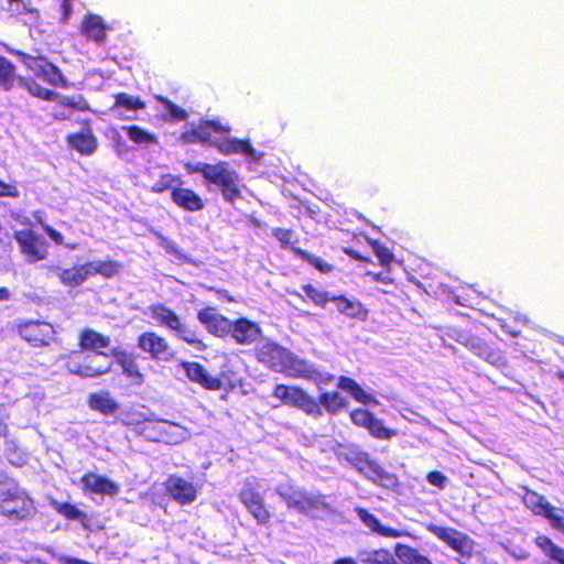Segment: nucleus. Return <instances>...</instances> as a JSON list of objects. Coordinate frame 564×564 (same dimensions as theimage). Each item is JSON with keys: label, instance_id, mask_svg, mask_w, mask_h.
Returning a JSON list of instances; mask_svg holds the SVG:
<instances>
[{"label": "nucleus", "instance_id": "obj_1", "mask_svg": "<svg viewBox=\"0 0 564 564\" xmlns=\"http://www.w3.org/2000/svg\"><path fill=\"white\" fill-rule=\"evenodd\" d=\"M447 337L488 364L502 369L510 378H516V371L508 366L503 352L491 340L490 332L482 324L468 322L452 326L448 328Z\"/></svg>", "mask_w": 564, "mask_h": 564}, {"label": "nucleus", "instance_id": "obj_2", "mask_svg": "<svg viewBox=\"0 0 564 564\" xmlns=\"http://www.w3.org/2000/svg\"><path fill=\"white\" fill-rule=\"evenodd\" d=\"M184 167L188 174H200L205 183L216 188L226 203L235 204L242 197L241 178L228 162L218 161L214 164L187 162Z\"/></svg>", "mask_w": 564, "mask_h": 564}, {"label": "nucleus", "instance_id": "obj_3", "mask_svg": "<svg viewBox=\"0 0 564 564\" xmlns=\"http://www.w3.org/2000/svg\"><path fill=\"white\" fill-rule=\"evenodd\" d=\"M36 513L34 500L18 485L0 490V516L14 524L31 520Z\"/></svg>", "mask_w": 564, "mask_h": 564}, {"label": "nucleus", "instance_id": "obj_4", "mask_svg": "<svg viewBox=\"0 0 564 564\" xmlns=\"http://www.w3.org/2000/svg\"><path fill=\"white\" fill-rule=\"evenodd\" d=\"M151 317L161 326H165L177 333L180 338L193 346L196 350L205 351L206 343L198 338L195 332L187 329L181 321V317L170 307L162 303H154L149 306Z\"/></svg>", "mask_w": 564, "mask_h": 564}, {"label": "nucleus", "instance_id": "obj_5", "mask_svg": "<svg viewBox=\"0 0 564 564\" xmlns=\"http://www.w3.org/2000/svg\"><path fill=\"white\" fill-rule=\"evenodd\" d=\"M189 141L212 145L224 155L242 153L247 156H251L254 153V150L248 140H240L235 138L212 140L210 130L205 122H202L198 127L191 131Z\"/></svg>", "mask_w": 564, "mask_h": 564}, {"label": "nucleus", "instance_id": "obj_6", "mask_svg": "<svg viewBox=\"0 0 564 564\" xmlns=\"http://www.w3.org/2000/svg\"><path fill=\"white\" fill-rule=\"evenodd\" d=\"M272 395L282 404L302 410L307 415L322 416V409L316 403V399L299 386L278 383L273 387Z\"/></svg>", "mask_w": 564, "mask_h": 564}, {"label": "nucleus", "instance_id": "obj_7", "mask_svg": "<svg viewBox=\"0 0 564 564\" xmlns=\"http://www.w3.org/2000/svg\"><path fill=\"white\" fill-rule=\"evenodd\" d=\"M33 74L54 87L65 86V77L61 69L44 56H33L20 50L10 52Z\"/></svg>", "mask_w": 564, "mask_h": 564}, {"label": "nucleus", "instance_id": "obj_8", "mask_svg": "<svg viewBox=\"0 0 564 564\" xmlns=\"http://www.w3.org/2000/svg\"><path fill=\"white\" fill-rule=\"evenodd\" d=\"M271 235L280 242L282 248H289L294 256L311 264L318 272L327 274L334 270L333 264L300 247H296L295 243L299 241V237L294 230L289 228L274 227L271 229Z\"/></svg>", "mask_w": 564, "mask_h": 564}, {"label": "nucleus", "instance_id": "obj_9", "mask_svg": "<svg viewBox=\"0 0 564 564\" xmlns=\"http://www.w3.org/2000/svg\"><path fill=\"white\" fill-rule=\"evenodd\" d=\"M522 501L535 516H542L549 520L550 525L564 534V510L552 506L543 495L527 489Z\"/></svg>", "mask_w": 564, "mask_h": 564}, {"label": "nucleus", "instance_id": "obj_10", "mask_svg": "<svg viewBox=\"0 0 564 564\" xmlns=\"http://www.w3.org/2000/svg\"><path fill=\"white\" fill-rule=\"evenodd\" d=\"M279 496L289 509H295L304 514L328 507L324 495H313L293 486L280 490Z\"/></svg>", "mask_w": 564, "mask_h": 564}, {"label": "nucleus", "instance_id": "obj_11", "mask_svg": "<svg viewBox=\"0 0 564 564\" xmlns=\"http://www.w3.org/2000/svg\"><path fill=\"white\" fill-rule=\"evenodd\" d=\"M13 237L19 246V251L26 262L36 263L47 258L48 243L32 229L17 230Z\"/></svg>", "mask_w": 564, "mask_h": 564}, {"label": "nucleus", "instance_id": "obj_12", "mask_svg": "<svg viewBox=\"0 0 564 564\" xmlns=\"http://www.w3.org/2000/svg\"><path fill=\"white\" fill-rule=\"evenodd\" d=\"M79 357L80 354L78 351H70L65 364L68 372L79 378H97L108 375L112 370V362H98L96 354L94 356L86 355L83 361L79 360Z\"/></svg>", "mask_w": 564, "mask_h": 564}, {"label": "nucleus", "instance_id": "obj_13", "mask_svg": "<svg viewBox=\"0 0 564 564\" xmlns=\"http://www.w3.org/2000/svg\"><path fill=\"white\" fill-rule=\"evenodd\" d=\"M19 336L33 348L48 347L55 340L52 324L43 321H24L17 325Z\"/></svg>", "mask_w": 564, "mask_h": 564}, {"label": "nucleus", "instance_id": "obj_14", "mask_svg": "<svg viewBox=\"0 0 564 564\" xmlns=\"http://www.w3.org/2000/svg\"><path fill=\"white\" fill-rule=\"evenodd\" d=\"M426 530L446 543L457 554L467 558L471 557L474 541L467 534L454 528L441 527L433 523L427 524Z\"/></svg>", "mask_w": 564, "mask_h": 564}, {"label": "nucleus", "instance_id": "obj_15", "mask_svg": "<svg viewBox=\"0 0 564 564\" xmlns=\"http://www.w3.org/2000/svg\"><path fill=\"white\" fill-rule=\"evenodd\" d=\"M138 348L148 354L156 361H171L175 357V351L164 336L153 330H147L139 335L137 340Z\"/></svg>", "mask_w": 564, "mask_h": 564}, {"label": "nucleus", "instance_id": "obj_16", "mask_svg": "<svg viewBox=\"0 0 564 564\" xmlns=\"http://www.w3.org/2000/svg\"><path fill=\"white\" fill-rule=\"evenodd\" d=\"M238 498L258 524L267 525L270 523L271 513L256 485L247 482L239 491Z\"/></svg>", "mask_w": 564, "mask_h": 564}, {"label": "nucleus", "instance_id": "obj_17", "mask_svg": "<svg viewBox=\"0 0 564 564\" xmlns=\"http://www.w3.org/2000/svg\"><path fill=\"white\" fill-rule=\"evenodd\" d=\"M254 355L259 362L279 372L289 369L292 361L291 352L275 343H263L257 346Z\"/></svg>", "mask_w": 564, "mask_h": 564}, {"label": "nucleus", "instance_id": "obj_18", "mask_svg": "<svg viewBox=\"0 0 564 564\" xmlns=\"http://www.w3.org/2000/svg\"><path fill=\"white\" fill-rule=\"evenodd\" d=\"M349 416L356 426L367 430L368 433L377 440L388 441L397 435L393 429L384 426L383 421L376 417L375 414L367 409H355L349 413Z\"/></svg>", "mask_w": 564, "mask_h": 564}, {"label": "nucleus", "instance_id": "obj_19", "mask_svg": "<svg viewBox=\"0 0 564 564\" xmlns=\"http://www.w3.org/2000/svg\"><path fill=\"white\" fill-rule=\"evenodd\" d=\"M354 466L359 474L378 486L390 488L397 482L395 476L386 471L377 462L372 460L368 454H361L356 457Z\"/></svg>", "mask_w": 564, "mask_h": 564}, {"label": "nucleus", "instance_id": "obj_20", "mask_svg": "<svg viewBox=\"0 0 564 564\" xmlns=\"http://www.w3.org/2000/svg\"><path fill=\"white\" fill-rule=\"evenodd\" d=\"M229 335L237 345L249 346L260 339L262 328L254 321L247 317H238L231 321Z\"/></svg>", "mask_w": 564, "mask_h": 564}, {"label": "nucleus", "instance_id": "obj_21", "mask_svg": "<svg viewBox=\"0 0 564 564\" xmlns=\"http://www.w3.org/2000/svg\"><path fill=\"white\" fill-rule=\"evenodd\" d=\"M197 319L213 336L219 338L229 336L231 321L218 313L215 307L206 306L200 308L197 312Z\"/></svg>", "mask_w": 564, "mask_h": 564}, {"label": "nucleus", "instance_id": "obj_22", "mask_svg": "<svg viewBox=\"0 0 564 564\" xmlns=\"http://www.w3.org/2000/svg\"><path fill=\"white\" fill-rule=\"evenodd\" d=\"M189 381L200 386L205 390L218 391L224 388L219 377L212 376L207 369L197 361H183L181 364Z\"/></svg>", "mask_w": 564, "mask_h": 564}, {"label": "nucleus", "instance_id": "obj_23", "mask_svg": "<svg viewBox=\"0 0 564 564\" xmlns=\"http://www.w3.org/2000/svg\"><path fill=\"white\" fill-rule=\"evenodd\" d=\"M164 488L170 497L182 506L194 502L197 497L196 487L191 481L176 475L167 477L164 481Z\"/></svg>", "mask_w": 564, "mask_h": 564}, {"label": "nucleus", "instance_id": "obj_24", "mask_svg": "<svg viewBox=\"0 0 564 564\" xmlns=\"http://www.w3.org/2000/svg\"><path fill=\"white\" fill-rule=\"evenodd\" d=\"M116 362L120 366L122 373L130 379L133 386H142L145 380L144 373L140 370L137 359L132 352L113 348L110 352Z\"/></svg>", "mask_w": 564, "mask_h": 564}, {"label": "nucleus", "instance_id": "obj_25", "mask_svg": "<svg viewBox=\"0 0 564 564\" xmlns=\"http://www.w3.org/2000/svg\"><path fill=\"white\" fill-rule=\"evenodd\" d=\"M111 339L95 329L85 327L78 334V347L82 351H93L96 356L108 357L109 354L101 349L109 348Z\"/></svg>", "mask_w": 564, "mask_h": 564}, {"label": "nucleus", "instance_id": "obj_26", "mask_svg": "<svg viewBox=\"0 0 564 564\" xmlns=\"http://www.w3.org/2000/svg\"><path fill=\"white\" fill-rule=\"evenodd\" d=\"M111 28L104 22V19L95 13L84 15L80 21V34L87 40L102 44L107 39V32Z\"/></svg>", "mask_w": 564, "mask_h": 564}, {"label": "nucleus", "instance_id": "obj_27", "mask_svg": "<svg viewBox=\"0 0 564 564\" xmlns=\"http://www.w3.org/2000/svg\"><path fill=\"white\" fill-rule=\"evenodd\" d=\"M82 488L85 492L116 496L119 492V485L104 475L86 473L80 478Z\"/></svg>", "mask_w": 564, "mask_h": 564}, {"label": "nucleus", "instance_id": "obj_28", "mask_svg": "<svg viewBox=\"0 0 564 564\" xmlns=\"http://www.w3.org/2000/svg\"><path fill=\"white\" fill-rule=\"evenodd\" d=\"M171 200L178 208L189 213L200 212L205 208L204 198L194 189L183 185H177V187L173 188Z\"/></svg>", "mask_w": 564, "mask_h": 564}, {"label": "nucleus", "instance_id": "obj_29", "mask_svg": "<svg viewBox=\"0 0 564 564\" xmlns=\"http://www.w3.org/2000/svg\"><path fill=\"white\" fill-rule=\"evenodd\" d=\"M357 517L360 521L372 532L383 538H401L409 535L408 532L401 531L391 527L383 525L380 520L370 511L365 508L357 507L355 509Z\"/></svg>", "mask_w": 564, "mask_h": 564}, {"label": "nucleus", "instance_id": "obj_30", "mask_svg": "<svg viewBox=\"0 0 564 564\" xmlns=\"http://www.w3.org/2000/svg\"><path fill=\"white\" fill-rule=\"evenodd\" d=\"M332 302L337 311L352 319L366 322L369 316V310L360 301L349 300L345 295H333Z\"/></svg>", "mask_w": 564, "mask_h": 564}, {"label": "nucleus", "instance_id": "obj_31", "mask_svg": "<svg viewBox=\"0 0 564 564\" xmlns=\"http://www.w3.org/2000/svg\"><path fill=\"white\" fill-rule=\"evenodd\" d=\"M66 141L72 149L82 155H91L97 149V138L90 128L85 131L69 133Z\"/></svg>", "mask_w": 564, "mask_h": 564}, {"label": "nucleus", "instance_id": "obj_32", "mask_svg": "<svg viewBox=\"0 0 564 564\" xmlns=\"http://www.w3.org/2000/svg\"><path fill=\"white\" fill-rule=\"evenodd\" d=\"M145 108V102L139 96L121 91L113 95L110 111L118 118H123V111H139Z\"/></svg>", "mask_w": 564, "mask_h": 564}, {"label": "nucleus", "instance_id": "obj_33", "mask_svg": "<svg viewBox=\"0 0 564 564\" xmlns=\"http://www.w3.org/2000/svg\"><path fill=\"white\" fill-rule=\"evenodd\" d=\"M87 404L90 410L97 411L104 415L113 414L118 409V403L107 392H93L88 395Z\"/></svg>", "mask_w": 564, "mask_h": 564}, {"label": "nucleus", "instance_id": "obj_34", "mask_svg": "<svg viewBox=\"0 0 564 564\" xmlns=\"http://www.w3.org/2000/svg\"><path fill=\"white\" fill-rule=\"evenodd\" d=\"M20 77L17 66L9 58L0 55V89L12 90L18 85Z\"/></svg>", "mask_w": 564, "mask_h": 564}, {"label": "nucleus", "instance_id": "obj_35", "mask_svg": "<svg viewBox=\"0 0 564 564\" xmlns=\"http://www.w3.org/2000/svg\"><path fill=\"white\" fill-rule=\"evenodd\" d=\"M318 406L330 414H336L348 406V402L338 391H324L316 400Z\"/></svg>", "mask_w": 564, "mask_h": 564}, {"label": "nucleus", "instance_id": "obj_36", "mask_svg": "<svg viewBox=\"0 0 564 564\" xmlns=\"http://www.w3.org/2000/svg\"><path fill=\"white\" fill-rule=\"evenodd\" d=\"M51 268L55 272L59 282L65 286L76 288L85 282L82 264H76L67 269H62L56 265H52Z\"/></svg>", "mask_w": 564, "mask_h": 564}, {"label": "nucleus", "instance_id": "obj_37", "mask_svg": "<svg viewBox=\"0 0 564 564\" xmlns=\"http://www.w3.org/2000/svg\"><path fill=\"white\" fill-rule=\"evenodd\" d=\"M337 387L347 391L359 403L369 404L373 401V397L368 394L361 386L350 377L340 376Z\"/></svg>", "mask_w": 564, "mask_h": 564}, {"label": "nucleus", "instance_id": "obj_38", "mask_svg": "<svg viewBox=\"0 0 564 564\" xmlns=\"http://www.w3.org/2000/svg\"><path fill=\"white\" fill-rule=\"evenodd\" d=\"M337 387L347 391L359 403L369 404L373 401V397L368 394L361 386L350 377L340 376Z\"/></svg>", "mask_w": 564, "mask_h": 564}, {"label": "nucleus", "instance_id": "obj_39", "mask_svg": "<svg viewBox=\"0 0 564 564\" xmlns=\"http://www.w3.org/2000/svg\"><path fill=\"white\" fill-rule=\"evenodd\" d=\"M19 86L25 88L28 93L36 98H40L42 100L46 101H53L57 100L59 98V94L44 88L39 83H36L33 78H26L24 76H21L18 83Z\"/></svg>", "mask_w": 564, "mask_h": 564}, {"label": "nucleus", "instance_id": "obj_40", "mask_svg": "<svg viewBox=\"0 0 564 564\" xmlns=\"http://www.w3.org/2000/svg\"><path fill=\"white\" fill-rule=\"evenodd\" d=\"M394 552L404 564H433L427 556L421 554L415 547L406 544L397 543Z\"/></svg>", "mask_w": 564, "mask_h": 564}, {"label": "nucleus", "instance_id": "obj_41", "mask_svg": "<svg viewBox=\"0 0 564 564\" xmlns=\"http://www.w3.org/2000/svg\"><path fill=\"white\" fill-rule=\"evenodd\" d=\"M361 564H398L394 556L387 549L361 551L358 553Z\"/></svg>", "mask_w": 564, "mask_h": 564}, {"label": "nucleus", "instance_id": "obj_42", "mask_svg": "<svg viewBox=\"0 0 564 564\" xmlns=\"http://www.w3.org/2000/svg\"><path fill=\"white\" fill-rule=\"evenodd\" d=\"M535 545L552 561L564 564V549L555 544L547 535H539Z\"/></svg>", "mask_w": 564, "mask_h": 564}, {"label": "nucleus", "instance_id": "obj_43", "mask_svg": "<svg viewBox=\"0 0 564 564\" xmlns=\"http://www.w3.org/2000/svg\"><path fill=\"white\" fill-rule=\"evenodd\" d=\"M122 129L126 131L129 140L137 145L150 147L158 143V138L155 134L147 131L145 129L139 126H126Z\"/></svg>", "mask_w": 564, "mask_h": 564}, {"label": "nucleus", "instance_id": "obj_44", "mask_svg": "<svg viewBox=\"0 0 564 564\" xmlns=\"http://www.w3.org/2000/svg\"><path fill=\"white\" fill-rule=\"evenodd\" d=\"M50 506L67 520H79L83 522L87 519V514L70 502H61L53 499Z\"/></svg>", "mask_w": 564, "mask_h": 564}, {"label": "nucleus", "instance_id": "obj_45", "mask_svg": "<svg viewBox=\"0 0 564 564\" xmlns=\"http://www.w3.org/2000/svg\"><path fill=\"white\" fill-rule=\"evenodd\" d=\"M177 185H184V181L174 174L165 173L161 174L159 180L152 185L151 192L155 194H162L165 191L173 192V188Z\"/></svg>", "mask_w": 564, "mask_h": 564}, {"label": "nucleus", "instance_id": "obj_46", "mask_svg": "<svg viewBox=\"0 0 564 564\" xmlns=\"http://www.w3.org/2000/svg\"><path fill=\"white\" fill-rule=\"evenodd\" d=\"M302 290L305 296L316 306L325 307L328 302H332L333 295L327 291L318 290L312 284H304Z\"/></svg>", "mask_w": 564, "mask_h": 564}, {"label": "nucleus", "instance_id": "obj_47", "mask_svg": "<svg viewBox=\"0 0 564 564\" xmlns=\"http://www.w3.org/2000/svg\"><path fill=\"white\" fill-rule=\"evenodd\" d=\"M6 458L11 465L15 467H22L28 462L26 453L23 452L14 441L7 442Z\"/></svg>", "mask_w": 564, "mask_h": 564}, {"label": "nucleus", "instance_id": "obj_48", "mask_svg": "<svg viewBox=\"0 0 564 564\" xmlns=\"http://www.w3.org/2000/svg\"><path fill=\"white\" fill-rule=\"evenodd\" d=\"M156 100L164 106L172 120L182 121L187 118V112L166 97L156 96Z\"/></svg>", "mask_w": 564, "mask_h": 564}, {"label": "nucleus", "instance_id": "obj_49", "mask_svg": "<svg viewBox=\"0 0 564 564\" xmlns=\"http://www.w3.org/2000/svg\"><path fill=\"white\" fill-rule=\"evenodd\" d=\"M98 267L99 275L105 279L113 278L121 270V264L113 259L98 260Z\"/></svg>", "mask_w": 564, "mask_h": 564}, {"label": "nucleus", "instance_id": "obj_50", "mask_svg": "<svg viewBox=\"0 0 564 564\" xmlns=\"http://www.w3.org/2000/svg\"><path fill=\"white\" fill-rule=\"evenodd\" d=\"M375 254L379 259L381 265L389 267L393 260L394 256L392 251L384 245L380 243L379 241L375 240L371 242Z\"/></svg>", "mask_w": 564, "mask_h": 564}, {"label": "nucleus", "instance_id": "obj_51", "mask_svg": "<svg viewBox=\"0 0 564 564\" xmlns=\"http://www.w3.org/2000/svg\"><path fill=\"white\" fill-rule=\"evenodd\" d=\"M57 101L61 107H67V108H70V109L77 110V111L89 110L88 102L86 101V99L83 96H78V98L75 99L73 97H66V96L62 97L59 95V98L57 99Z\"/></svg>", "mask_w": 564, "mask_h": 564}, {"label": "nucleus", "instance_id": "obj_52", "mask_svg": "<svg viewBox=\"0 0 564 564\" xmlns=\"http://www.w3.org/2000/svg\"><path fill=\"white\" fill-rule=\"evenodd\" d=\"M426 480L429 484L440 488L444 489L446 486V477L438 470H432L427 474Z\"/></svg>", "mask_w": 564, "mask_h": 564}, {"label": "nucleus", "instance_id": "obj_53", "mask_svg": "<svg viewBox=\"0 0 564 564\" xmlns=\"http://www.w3.org/2000/svg\"><path fill=\"white\" fill-rule=\"evenodd\" d=\"M20 192L14 184L6 183L0 180V197H19Z\"/></svg>", "mask_w": 564, "mask_h": 564}, {"label": "nucleus", "instance_id": "obj_54", "mask_svg": "<svg viewBox=\"0 0 564 564\" xmlns=\"http://www.w3.org/2000/svg\"><path fill=\"white\" fill-rule=\"evenodd\" d=\"M204 122L206 123V126L210 130V133L215 132V133H219V134H228L231 131L230 126L223 124L218 120H206Z\"/></svg>", "mask_w": 564, "mask_h": 564}, {"label": "nucleus", "instance_id": "obj_55", "mask_svg": "<svg viewBox=\"0 0 564 564\" xmlns=\"http://www.w3.org/2000/svg\"><path fill=\"white\" fill-rule=\"evenodd\" d=\"M82 269L84 272L85 281L90 276L99 275V267L97 261H87L82 264Z\"/></svg>", "mask_w": 564, "mask_h": 564}, {"label": "nucleus", "instance_id": "obj_56", "mask_svg": "<svg viewBox=\"0 0 564 564\" xmlns=\"http://www.w3.org/2000/svg\"><path fill=\"white\" fill-rule=\"evenodd\" d=\"M45 234L52 239V241L58 246L64 243L63 235L48 225H42Z\"/></svg>", "mask_w": 564, "mask_h": 564}, {"label": "nucleus", "instance_id": "obj_57", "mask_svg": "<svg viewBox=\"0 0 564 564\" xmlns=\"http://www.w3.org/2000/svg\"><path fill=\"white\" fill-rule=\"evenodd\" d=\"M61 21L66 22L73 13V0L61 1Z\"/></svg>", "mask_w": 564, "mask_h": 564}, {"label": "nucleus", "instance_id": "obj_58", "mask_svg": "<svg viewBox=\"0 0 564 564\" xmlns=\"http://www.w3.org/2000/svg\"><path fill=\"white\" fill-rule=\"evenodd\" d=\"M343 251L345 252V254H347L349 258H351L354 260H357V261H360V262H368L369 261L368 258L364 257L357 250H355V249H352L350 247L343 248Z\"/></svg>", "mask_w": 564, "mask_h": 564}, {"label": "nucleus", "instance_id": "obj_59", "mask_svg": "<svg viewBox=\"0 0 564 564\" xmlns=\"http://www.w3.org/2000/svg\"><path fill=\"white\" fill-rule=\"evenodd\" d=\"M372 279L376 282H380V283H383V284H391L393 282L392 278H390L388 275H383L382 273H375V274H372Z\"/></svg>", "mask_w": 564, "mask_h": 564}, {"label": "nucleus", "instance_id": "obj_60", "mask_svg": "<svg viewBox=\"0 0 564 564\" xmlns=\"http://www.w3.org/2000/svg\"><path fill=\"white\" fill-rule=\"evenodd\" d=\"M11 299V292L6 286H0V302L9 301Z\"/></svg>", "mask_w": 564, "mask_h": 564}, {"label": "nucleus", "instance_id": "obj_61", "mask_svg": "<svg viewBox=\"0 0 564 564\" xmlns=\"http://www.w3.org/2000/svg\"><path fill=\"white\" fill-rule=\"evenodd\" d=\"M9 433V426L8 424L0 420V438L6 437Z\"/></svg>", "mask_w": 564, "mask_h": 564}, {"label": "nucleus", "instance_id": "obj_62", "mask_svg": "<svg viewBox=\"0 0 564 564\" xmlns=\"http://www.w3.org/2000/svg\"><path fill=\"white\" fill-rule=\"evenodd\" d=\"M334 564H357L351 557H341L334 562Z\"/></svg>", "mask_w": 564, "mask_h": 564}, {"label": "nucleus", "instance_id": "obj_63", "mask_svg": "<svg viewBox=\"0 0 564 564\" xmlns=\"http://www.w3.org/2000/svg\"><path fill=\"white\" fill-rule=\"evenodd\" d=\"M54 118L57 119V120H65L66 119V117L63 113H56V115H54Z\"/></svg>", "mask_w": 564, "mask_h": 564}, {"label": "nucleus", "instance_id": "obj_64", "mask_svg": "<svg viewBox=\"0 0 564 564\" xmlns=\"http://www.w3.org/2000/svg\"><path fill=\"white\" fill-rule=\"evenodd\" d=\"M557 378L564 381V370L557 372Z\"/></svg>", "mask_w": 564, "mask_h": 564}]
</instances>
